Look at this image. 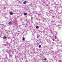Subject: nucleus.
<instances>
[{
    "label": "nucleus",
    "instance_id": "nucleus-1",
    "mask_svg": "<svg viewBox=\"0 0 62 62\" xmlns=\"http://www.w3.org/2000/svg\"><path fill=\"white\" fill-rule=\"evenodd\" d=\"M54 9L55 10H58V7H57V6H54Z\"/></svg>",
    "mask_w": 62,
    "mask_h": 62
},
{
    "label": "nucleus",
    "instance_id": "nucleus-2",
    "mask_svg": "<svg viewBox=\"0 0 62 62\" xmlns=\"http://www.w3.org/2000/svg\"><path fill=\"white\" fill-rule=\"evenodd\" d=\"M6 52L7 53H8V54H9V51L8 50H6Z\"/></svg>",
    "mask_w": 62,
    "mask_h": 62
},
{
    "label": "nucleus",
    "instance_id": "nucleus-3",
    "mask_svg": "<svg viewBox=\"0 0 62 62\" xmlns=\"http://www.w3.org/2000/svg\"><path fill=\"white\" fill-rule=\"evenodd\" d=\"M38 15V16H42V14H41V13L39 14Z\"/></svg>",
    "mask_w": 62,
    "mask_h": 62
},
{
    "label": "nucleus",
    "instance_id": "nucleus-4",
    "mask_svg": "<svg viewBox=\"0 0 62 62\" xmlns=\"http://www.w3.org/2000/svg\"><path fill=\"white\" fill-rule=\"evenodd\" d=\"M9 25L12 24V22H9Z\"/></svg>",
    "mask_w": 62,
    "mask_h": 62
},
{
    "label": "nucleus",
    "instance_id": "nucleus-5",
    "mask_svg": "<svg viewBox=\"0 0 62 62\" xmlns=\"http://www.w3.org/2000/svg\"><path fill=\"white\" fill-rule=\"evenodd\" d=\"M6 38H7V37L4 36V37H3V39H6Z\"/></svg>",
    "mask_w": 62,
    "mask_h": 62
},
{
    "label": "nucleus",
    "instance_id": "nucleus-6",
    "mask_svg": "<svg viewBox=\"0 0 62 62\" xmlns=\"http://www.w3.org/2000/svg\"><path fill=\"white\" fill-rule=\"evenodd\" d=\"M27 2L26 1H25L23 3L24 4H26V3Z\"/></svg>",
    "mask_w": 62,
    "mask_h": 62
},
{
    "label": "nucleus",
    "instance_id": "nucleus-7",
    "mask_svg": "<svg viewBox=\"0 0 62 62\" xmlns=\"http://www.w3.org/2000/svg\"><path fill=\"white\" fill-rule=\"evenodd\" d=\"M22 39L23 40H25V38L24 37H23Z\"/></svg>",
    "mask_w": 62,
    "mask_h": 62
},
{
    "label": "nucleus",
    "instance_id": "nucleus-8",
    "mask_svg": "<svg viewBox=\"0 0 62 62\" xmlns=\"http://www.w3.org/2000/svg\"><path fill=\"white\" fill-rule=\"evenodd\" d=\"M46 9H47V8H48V9H49V6H46Z\"/></svg>",
    "mask_w": 62,
    "mask_h": 62
},
{
    "label": "nucleus",
    "instance_id": "nucleus-9",
    "mask_svg": "<svg viewBox=\"0 0 62 62\" xmlns=\"http://www.w3.org/2000/svg\"><path fill=\"white\" fill-rule=\"evenodd\" d=\"M10 15H12V14H13V13H12L11 12H10Z\"/></svg>",
    "mask_w": 62,
    "mask_h": 62
},
{
    "label": "nucleus",
    "instance_id": "nucleus-10",
    "mask_svg": "<svg viewBox=\"0 0 62 62\" xmlns=\"http://www.w3.org/2000/svg\"><path fill=\"white\" fill-rule=\"evenodd\" d=\"M24 15L26 16L27 15V13H24Z\"/></svg>",
    "mask_w": 62,
    "mask_h": 62
},
{
    "label": "nucleus",
    "instance_id": "nucleus-11",
    "mask_svg": "<svg viewBox=\"0 0 62 62\" xmlns=\"http://www.w3.org/2000/svg\"><path fill=\"white\" fill-rule=\"evenodd\" d=\"M39 48H41V45H39Z\"/></svg>",
    "mask_w": 62,
    "mask_h": 62
},
{
    "label": "nucleus",
    "instance_id": "nucleus-12",
    "mask_svg": "<svg viewBox=\"0 0 62 62\" xmlns=\"http://www.w3.org/2000/svg\"><path fill=\"white\" fill-rule=\"evenodd\" d=\"M12 55H9V57H11V56H12Z\"/></svg>",
    "mask_w": 62,
    "mask_h": 62
},
{
    "label": "nucleus",
    "instance_id": "nucleus-13",
    "mask_svg": "<svg viewBox=\"0 0 62 62\" xmlns=\"http://www.w3.org/2000/svg\"><path fill=\"white\" fill-rule=\"evenodd\" d=\"M36 28H37V29H38V28H39V26H36Z\"/></svg>",
    "mask_w": 62,
    "mask_h": 62
},
{
    "label": "nucleus",
    "instance_id": "nucleus-14",
    "mask_svg": "<svg viewBox=\"0 0 62 62\" xmlns=\"http://www.w3.org/2000/svg\"><path fill=\"white\" fill-rule=\"evenodd\" d=\"M62 61L61 60H59V62H61Z\"/></svg>",
    "mask_w": 62,
    "mask_h": 62
},
{
    "label": "nucleus",
    "instance_id": "nucleus-15",
    "mask_svg": "<svg viewBox=\"0 0 62 62\" xmlns=\"http://www.w3.org/2000/svg\"><path fill=\"white\" fill-rule=\"evenodd\" d=\"M16 34H18L19 33V31H17L16 33Z\"/></svg>",
    "mask_w": 62,
    "mask_h": 62
},
{
    "label": "nucleus",
    "instance_id": "nucleus-16",
    "mask_svg": "<svg viewBox=\"0 0 62 62\" xmlns=\"http://www.w3.org/2000/svg\"><path fill=\"white\" fill-rule=\"evenodd\" d=\"M47 60V59L46 58H45L44 59V60Z\"/></svg>",
    "mask_w": 62,
    "mask_h": 62
},
{
    "label": "nucleus",
    "instance_id": "nucleus-17",
    "mask_svg": "<svg viewBox=\"0 0 62 62\" xmlns=\"http://www.w3.org/2000/svg\"><path fill=\"white\" fill-rule=\"evenodd\" d=\"M6 33H8V31H6Z\"/></svg>",
    "mask_w": 62,
    "mask_h": 62
},
{
    "label": "nucleus",
    "instance_id": "nucleus-18",
    "mask_svg": "<svg viewBox=\"0 0 62 62\" xmlns=\"http://www.w3.org/2000/svg\"><path fill=\"white\" fill-rule=\"evenodd\" d=\"M57 51H56L55 52V54H57Z\"/></svg>",
    "mask_w": 62,
    "mask_h": 62
},
{
    "label": "nucleus",
    "instance_id": "nucleus-19",
    "mask_svg": "<svg viewBox=\"0 0 62 62\" xmlns=\"http://www.w3.org/2000/svg\"><path fill=\"white\" fill-rule=\"evenodd\" d=\"M48 4H50V1H48Z\"/></svg>",
    "mask_w": 62,
    "mask_h": 62
},
{
    "label": "nucleus",
    "instance_id": "nucleus-20",
    "mask_svg": "<svg viewBox=\"0 0 62 62\" xmlns=\"http://www.w3.org/2000/svg\"><path fill=\"white\" fill-rule=\"evenodd\" d=\"M52 17L53 18H54V16H52Z\"/></svg>",
    "mask_w": 62,
    "mask_h": 62
},
{
    "label": "nucleus",
    "instance_id": "nucleus-21",
    "mask_svg": "<svg viewBox=\"0 0 62 62\" xmlns=\"http://www.w3.org/2000/svg\"><path fill=\"white\" fill-rule=\"evenodd\" d=\"M3 45H4V46H6V44H4Z\"/></svg>",
    "mask_w": 62,
    "mask_h": 62
},
{
    "label": "nucleus",
    "instance_id": "nucleus-22",
    "mask_svg": "<svg viewBox=\"0 0 62 62\" xmlns=\"http://www.w3.org/2000/svg\"><path fill=\"white\" fill-rule=\"evenodd\" d=\"M56 23H59L58 22H56Z\"/></svg>",
    "mask_w": 62,
    "mask_h": 62
},
{
    "label": "nucleus",
    "instance_id": "nucleus-23",
    "mask_svg": "<svg viewBox=\"0 0 62 62\" xmlns=\"http://www.w3.org/2000/svg\"><path fill=\"white\" fill-rule=\"evenodd\" d=\"M55 38H57V37H56V36H55Z\"/></svg>",
    "mask_w": 62,
    "mask_h": 62
},
{
    "label": "nucleus",
    "instance_id": "nucleus-24",
    "mask_svg": "<svg viewBox=\"0 0 62 62\" xmlns=\"http://www.w3.org/2000/svg\"><path fill=\"white\" fill-rule=\"evenodd\" d=\"M52 40L53 41H54V39H53Z\"/></svg>",
    "mask_w": 62,
    "mask_h": 62
},
{
    "label": "nucleus",
    "instance_id": "nucleus-25",
    "mask_svg": "<svg viewBox=\"0 0 62 62\" xmlns=\"http://www.w3.org/2000/svg\"><path fill=\"white\" fill-rule=\"evenodd\" d=\"M56 4V3H54V5H55Z\"/></svg>",
    "mask_w": 62,
    "mask_h": 62
},
{
    "label": "nucleus",
    "instance_id": "nucleus-26",
    "mask_svg": "<svg viewBox=\"0 0 62 62\" xmlns=\"http://www.w3.org/2000/svg\"><path fill=\"white\" fill-rule=\"evenodd\" d=\"M6 7H4V9H6Z\"/></svg>",
    "mask_w": 62,
    "mask_h": 62
},
{
    "label": "nucleus",
    "instance_id": "nucleus-27",
    "mask_svg": "<svg viewBox=\"0 0 62 62\" xmlns=\"http://www.w3.org/2000/svg\"><path fill=\"white\" fill-rule=\"evenodd\" d=\"M37 38H39V36L37 37Z\"/></svg>",
    "mask_w": 62,
    "mask_h": 62
},
{
    "label": "nucleus",
    "instance_id": "nucleus-28",
    "mask_svg": "<svg viewBox=\"0 0 62 62\" xmlns=\"http://www.w3.org/2000/svg\"><path fill=\"white\" fill-rule=\"evenodd\" d=\"M20 28V29H22V28Z\"/></svg>",
    "mask_w": 62,
    "mask_h": 62
},
{
    "label": "nucleus",
    "instance_id": "nucleus-29",
    "mask_svg": "<svg viewBox=\"0 0 62 62\" xmlns=\"http://www.w3.org/2000/svg\"><path fill=\"white\" fill-rule=\"evenodd\" d=\"M0 53H1V52L0 51Z\"/></svg>",
    "mask_w": 62,
    "mask_h": 62
},
{
    "label": "nucleus",
    "instance_id": "nucleus-30",
    "mask_svg": "<svg viewBox=\"0 0 62 62\" xmlns=\"http://www.w3.org/2000/svg\"><path fill=\"white\" fill-rule=\"evenodd\" d=\"M47 5H48V4H47Z\"/></svg>",
    "mask_w": 62,
    "mask_h": 62
},
{
    "label": "nucleus",
    "instance_id": "nucleus-31",
    "mask_svg": "<svg viewBox=\"0 0 62 62\" xmlns=\"http://www.w3.org/2000/svg\"><path fill=\"white\" fill-rule=\"evenodd\" d=\"M45 7H46V6Z\"/></svg>",
    "mask_w": 62,
    "mask_h": 62
}]
</instances>
